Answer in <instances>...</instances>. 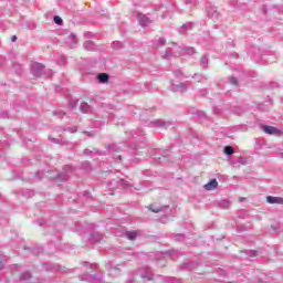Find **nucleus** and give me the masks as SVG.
<instances>
[{"instance_id":"f257e3e1","label":"nucleus","mask_w":283,"mask_h":283,"mask_svg":"<svg viewBox=\"0 0 283 283\" xmlns=\"http://www.w3.org/2000/svg\"><path fill=\"white\" fill-rule=\"evenodd\" d=\"M72 174H74V168L72 166H65L64 171L60 172L55 177V180H57L59 182H65V180H67V178H70V176H72Z\"/></svg>"},{"instance_id":"f03ea898","label":"nucleus","mask_w":283,"mask_h":283,"mask_svg":"<svg viewBox=\"0 0 283 283\" xmlns=\"http://www.w3.org/2000/svg\"><path fill=\"white\" fill-rule=\"evenodd\" d=\"M153 127H159L160 129H168V127H171L174 123L170 120H164V119H155L150 123Z\"/></svg>"},{"instance_id":"7ed1b4c3","label":"nucleus","mask_w":283,"mask_h":283,"mask_svg":"<svg viewBox=\"0 0 283 283\" xmlns=\"http://www.w3.org/2000/svg\"><path fill=\"white\" fill-rule=\"evenodd\" d=\"M45 70V66H43V64L41 63H36L34 62L32 65H31V73L33 74V76H41V74H43V71Z\"/></svg>"},{"instance_id":"20e7f679","label":"nucleus","mask_w":283,"mask_h":283,"mask_svg":"<svg viewBox=\"0 0 283 283\" xmlns=\"http://www.w3.org/2000/svg\"><path fill=\"white\" fill-rule=\"evenodd\" d=\"M262 129L265 134L270 136H282V130L277 129L274 126H262Z\"/></svg>"},{"instance_id":"39448f33","label":"nucleus","mask_w":283,"mask_h":283,"mask_svg":"<svg viewBox=\"0 0 283 283\" xmlns=\"http://www.w3.org/2000/svg\"><path fill=\"white\" fill-rule=\"evenodd\" d=\"M138 22L140 25H143V28L149 25V23H151V20H149V18H147V15L139 13L137 15Z\"/></svg>"},{"instance_id":"423d86ee","label":"nucleus","mask_w":283,"mask_h":283,"mask_svg":"<svg viewBox=\"0 0 283 283\" xmlns=\"http://www.w3.org/2000/svg\"><path fill=\"white\" fill-rule=\"evenodd\" d=\"M266 202H269V205H283V198L282 197L268 196L266 197Z\"/></svg>"},{"instance_id":"0eeeda50","label":"nucleus","mask_w":283,"mask_h":283,"mask_svg":"<svg viewBox=\"0 0 283 283\" xmlns=\"http://www.w3.org/2000/svg\"><path fill=\"white\" fill-rule=\"evenodd\" d=\"M171 91L172 92H187V86L185 85V83L172 84Z\"/></svg>"},{"instance_id":"6e6552de","label":"nucleus","mask_w":283,"mask_h":283,"mask_svg":"<svg viewBox=\"0 0 283 283\" xmlns=\"http://www.w3.org/2000/svg\"><path fill=\"white\" fill-rule=\"evenodd\" d=\"M218 188V180L212 179L207 185H205V189L207 191H213V189Z\"/></svg>"},{"instance_id":"1a4fd4ad","label":"nucleus","mask_w":283,"mask_h":283,"mask_svg":"<svg viewBox=\"0 0 283 283\" xmlns=\"http://www.w3.org/2000/svg\"><path fill=\"white\" fill-rule=\"evenodd\" d=\"M96 78L98 83H103V84L109 83V75L107 73H99L97 74Z\"/></svg>"},{"instance_id":"9d476101","label":"nucleus","mask_w":283,"mask_h":283,"mask_svg":"<svg viewBox=\"0 0 283 283\" xmlns=\"http://www.w3.org/2000/svg\"><path fill=\"white\" fill-rule=\"evenodd\" d=\"M83 48L86 49L88 52H94V50H96V44H94L93 41L88 40L84 42Z\"/></svg>"},{"instance_id":"9b49d317","label":"nucleus","mask_w":283,"mask_h":283,"mask_svg":"<svg viewBox=\"0 0 283 283\" xmlns=\"http://www.w3.org/2000/svg\"><path fill=\"white\" fill-rule=\"evenodd\" d=\"M82 280H85L86 282H91V283H98V282H101L102 277H101V275H98V276L86 275Z\"/></svg>"},{"instance_id":"f8f14e48","label":"nucleus","mask_w":283,"mask_h":283,"mask_svg":"<svg viewBox=\"0 0 283 283\" xmlns=\"http://www.w3.org/2000/svg\"><path fill=\"white\" fill-rule=\"evenodd\" d=\"M56 132H70L71 134H76L77 128H76V126H72V127H67V128H65L63 126H59L56 128Z\"/></svg>"},{"instance_id":"ddd939ff","label":"nucleus","mask_w":283,"mask_h":283,"mask_svg":"<svg viewBox=\"0 0 283 283\" xmlns=\"http://www.w3.org/2000/svg\"><path fill=\"white\" fill-rule=\"evenodd\" d=\"M81 112L83 114H90L92 112V106H90L87 103L83 102L81 104Z\"/></svg>"},{"instance_id":"4468645a","label":"nucleus","mask_w":283,"mask_h":283,"mask_svg":"<svg viewBox=\"0 0 283 283\" xmlns=\"http://www.w3.org/2000/svg\"><path fill=\"white\" fill-rule=\"evenodd\" d=\"M99 155H101V153L96 148H93L92 150H90V149H85L84 150V156H92V157H94V156H99Z\"/></svg>"},{"instance_id":"2eb2a0df","label":"nucleus","mask_w":283,"mask_h":283,"mask_svg":"<svg viewBox=\"0 0 283 283\" xmlns=\"http://www.w3.org/2000/svg\"><path fill=\"white\" fill-rule=\"evenodd\" d=\"M208 17L210 19H218V17H220V14L218 13V11H216V8H210L208 10Z\"/></svg>"},{"instance_id":"dca6fc26","label":"nucleus","mask_w":283,"mask_h":283,"mask_svg":"<svg viewBox=\"0 0 283 283\" xmlns=\"http://www.w3.org/2000/svg\"><path fill=\"white\" fill-rule=\"evenodd\" d=\"M69 41H70L71 45H76V43H78V38H76V34L71 33L69 35Z\"/></svg>"},{"instance_id":"f3484780","label":"nucleus","mask_w":283,"mask_h":283,"mask_svg":"<svg viewBox=\"0 0 283 283\" xmlns=\"http://www.w3.org/2000/svg\"><path fill=\"white\" fill-rule=\"evenodd\" d=\"M161 59H174V53L171 52V49H167L165 53L161 55Z\"/></svg>"},{"instance_id":"a211bd4d","label":"nucleus","mask_w":283,"mask_h":283,"mask_svg":"<svg viewBox=\"0 0 283 283\" xmlns=\"http://www.w3.org/2000/svg\"><path fill=\"white\" fill-rule=\"evenodd\" d=\"M191 28H193V24L191 22H188L186 24H184L181 27V29L179 30L180 34H185V31L184 30H191Z\"/></svg>"},{"instance_id":"6ab92c4d","label":"nucleus","mask_w":283,"mask_h":283,"mask_svg":"<svg viewBox=\"0 0 283 283\" xmlns=\"http://www.w3.org/2000/svg\"><path fill=\"white\" fill-rule=\"evenodd\" d=\"M137 235H138V233H136V231H132V232L128 231V232H126V238L128 240H136Z\"/></svg>"},{"instance_id":"aec40b11","label":"nucleus","mask_w":283,"mask_h":283,"mask_svg":"<svg viewBox=\"0 0 283 283\" xmlns=\"http://www.w3.org/2000/svg\"><path fill=\"white\" fill-rule=\"evenodd\" d=\"M207 65H209V57H207L206 55H203L200 60V66L201 67H207Z\"/></svg>"},{"instance_id":"412c9836","label":"nucleus","mask_w":283,"mask_h":283,"mask_svg":"<svg viewBox=\"0 0 283 283\" xmlns=\"http://www.w3.org/2000/svg\"><path fill=\"white\" fill-rule=\"evenodd\" d=\"M223 151H224V154L227 155V156H233V147H231V146H226L224 147V149H223Z\"/></svg>"},{"instance_id":"4be33fe9","label":"nucleus","mask_w":283,"mask_h":283,"mask_svg":"<svg viewBox=\"0 0 283 283\" xmlns=\"http://www.w3.org/2000/svg\"><path fill=\"white\" fill-rule=\"evenodd\" d=\"M167 43V40L165 38H159L156 42V48H163Z\"/></svg>"},{"instance_id":"5701e85b","label":"nucleus","mask_w":283,"mask_h":283,"mask_svg":"<svg viewBox=\"0 0 283 283\" xmlns=\"http://www.w3.org/2000/svg\"><path fill=\"white\" fill-rule=\"evenodd\" d=\"M92 240L94 242H101V240H103V235H101V233H94L92 234Z\"/></svg>"},{"instance_id":"b1692460","label":"nucleus","mask_w":283,"mask_h":283,"mask_svg":"<svg viewBox=\"0 0 283 283\" xmlns=\"http://www.w3.org/2000/svg\"><path fill=\"white\" fill-rule=\"evenodd\" d=\"M82 168L84 169V171H90L92 170V166L90 165V161H84L82 164Z\"/></svg>"},{"instance_id":"393cba45","label":"nucleus","mask_w":283,"mask_h":283,"mask_svg":"<svg viewBox=\"0 0 283 283\" xmlns=\"http://www.w3.org/2000/svg\"><path fill=\"white\" fill-rule=\"evenodd\" d=\"M53 21H54V23H56V25H63V19H61V17H59V15H55L53 18Z\"/></svg>"},{"instance_id":"a878e982","label":"nucleus","mask_w":283,"mask_h":283,"mask_svg":"<svg viewBox=\"0 0 283 283\" xmlns=\"http://www.w3.org/2000/svg\"><path fill=\"white\" fill-rule=\"evenodd\" d=\"M112 46H113V50H120V48H123V43L122 42H113Z\"/></svg>"},{"instance_id":"bb28decb","label":"nucleus","mask_w":283,"mask_h":283,"mask_svg":"<svg viewBox=\"0 0 283 283\" xmlns=\"http://www.w3.org/2000/svg\"><path fill=\"white\" fill-rule=\"evenodd\" d=\"M148 209L153 211V213H160V211H163V208H154V206H149Z\"/></svg>"},{"instance_id":"cd10ccee","label":"nucleus","mask_w":283,"mask_h":283,"mask_svg":"<svg viewBox=\"0 0 283 283\" xmlns=\"http://www.w3.org/2000/svg\"><path fill=\"white\" fill-rule=\"evenodd\" d=\"M184 54H196V50L193 48H186Z\"/></svg>"},{"instance_id":"c85d7f7f","label":"nucleus","mask_w":283,"mask_h":283,"mask_svg":"<svg viewBox=\"0 0 283 283\" xmlns=\"http://www.w3.org/2000/svg\"><path fill=\"white\" fill-rule=\"evenodd\" d=\"M32 277V274L30 272H24L21 275V280H30Z\"/></svg>"},{"instance_id":"c756f323","label":"nucleus","mask_w":283,"mask_h":283,"mask_svg":"<svg viewBox=\"0 0 283 283\" xmlns=\"http://www.w3.org/2000/svg\"><path fill=\"white\" fill-rule=\"evenodd\" d=\"M229 81H230L231 85H238V78L231 76V77L229 78Z\"/></svg>"},{"instance_id":"7c9ffc66","label":"nucleus","mask_w":283,"mask_h":283,"mask_svg":"<svg viewBox=\"0 0 283 283\" xmlns=\"http://www.w3.org/2000/svg\"><path fill=\"white\" fill-rule=\"evenodd\" d=\"M175 76L177 78H180V76H182V71H180V70L175 71Z\"/></svg>"},{"instance_id":"2f4dec72","label":"nucleus","mask_w":283,"mask_h":283,"mask_svg":"<svg viewBox=\"0 0 283 283\" xmlns=\"http://www.w3.org/2000/svg\"><path fill=\"white\" fill-rule=\"evenodd\" d=\"M250 255H251L252 258H255V255H258V251H254V250L250 251Z\"/></svg>"},{"instance_id":"473e14b6","label":"nucleus","mask_w":283,"mask_h":283,"mask_svg":"<svg viewBox=\"0 0 283 283\" xmlns=\"http://www.w3.org/2000/svg\"><path fill=\"white\" fill-rule=\"evenodd\" d=\"M11 42H12V43L17 42V35H12Z\"/></svg>"},{"instance_id":"72a5a7b5","label":"nucleus","mask_w":283,"mask_h":283,"mask_svg":"<svg viewBox=\"0 0 283 283\" xmlns=\"http://www.w3.org/2000/svg\"><path fill=\"white\" fill-rule=\"evenodd\" d=\"M84 134H86L88 136V138H92V136H94V133H87L85 132Z\"/></svg>"},{"instance_id":"f704fd0d","label":"nucleus","mask_w":283,"mask_h":283,"mask_svg":"<svg viewBox=\"0 0 283 283\" xmlns=\"http://www.w3.org/2000/svg\"><path fill=\"white\" fill-rule=\"evenodd\" d=\"M51 140H52V143H59V139H56V138H52V137H49Z\"/></svg>"},{"instance_id":"c9c22d12","label":"nucleus","mask_w":283,"mask_h":283,"mask_svg":"<svg viewBox=\"0 0 283 283\" xmlns=\"http://www.w3.org/2000/svg\"><path fill=\"white\" fill-rule=\"evenodd\" d=\"M38 176H43V172L39 171V172H38Z\"/></svg>"},{"instance_id":"e433bc0d","label":"nucleus","mask_w":283,"mask_h":283,"mask_svg":"<svg viewBox=\"0 0 283 283\" xmlns=\"http://www.w3.org/2000/svg\"><path fill=\"white\" fill-rule=\"evenodd\" d=\"M0 269H3V263L0 264Z\"/></svg>"},{"instance_id":"4c0bfd02","label":"nucleus","mask_w":283,"mask_h":283,"mask_svg":"<svg viewBox=\"0 0 283 283\" xmlns=\"http://www.w3.org/2000/svg\"><path fill=\"white\" fill-rule=\"evenodd\" d=\"M281 103H283V95L281 96Z\"/></svg>"},{"instance_id":"58836bf2","label":"nucleus","mask_w":283,"mask_h":283,"mask_svg":"<svg viewBox=\"0 0 283 283\" xmlns=\"http://www.w3.org/2000/svg\"><path fill=\"white\" fill-rule=\"evenodd\" d=\"M60 114H62L63 116H65V113H63V112H60Z\"/></svg>"},{"instance_id":"ea45409f","label":"nucleus","mask_w":283,"mask_h":283,"mask_svg":"<svg viewBox=\"0 0 283 283\" xmlns=\"http://www.w3.org/2000/svg\"><path fill=\"white\" fill-rule=\"evenodd\" d=\"M178 238H182V234H178Z\"/></svg>"},{"instance_id":"a19ab883","label":"nucleus","mask_w":283,"mask_h":283,"mask_svg":"<svg viewBox=\"0 0 283 283\" xmlns=\"http://www.w3.org/2000/svg\"><path fill=\"white\" fill-rule=\"evenodd\" d=\"M114 271H118V268H115Z\"/></svg>"},{"instance_id":"79ce46f5","label":"nucleus","mask_w":283,"mask_h":283,"mask_svg":"<svg viewBox=\"0 0 283 283\" xmlns=\"http://www.w3.org/2000/svg\"><path fill=\"white\" fill-rule=\"evenodd\" d=\"M91 266V269H94V265H90Z\"/></svg>"},{"instance_id":"37998d69","label":"nucleus","mask_w":283,"mask_h":283,"mask_svg":"<svg viewBox=\"0 0 283 283\" xmlns=\"http://www.w3.org/2000/svg\"><path fill=\"white\" fill-rule=\"evenodd\" d=\"M38 178H39V180H41V176H39Z\"/></svg>"},{"instance_id":"c03bdc74","label":"nucleus","mask_w":283,"mask_h":283,"mask_svg":"<svg viewBox=\"0 0 283 283\" xmlns=\"http://www.w3.org/2000/svg\"><path fill=\"white\" fill-rule=\"evenodd\" d=\"M148 280H151V276H149Z\"/></svg>"},{"instance_id":"a18cd8bd","label":"nucleus","mask_w":283,"mask_h":283,"mask_svg":"<svg viewBox=\"0 0 283 283\" xmlns=\"http://www.w3.org/2000/svg\"><path fill=\"white\" fill-rule=\"evenodd\" d=\"M118 159L120 160V156H118Z\"/></svg>"}]
</instances>
